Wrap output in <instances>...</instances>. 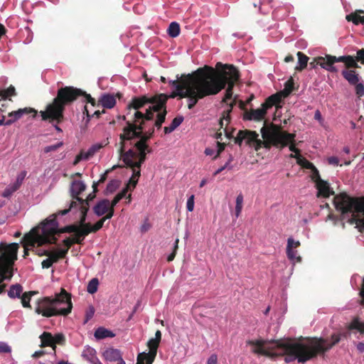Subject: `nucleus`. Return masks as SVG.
<instances>
[{"label":"nucleus","instance_id":"obj_64","mask_svg":"<svg viewBox=\"0 0 364 364\" xmlns=\"http://www.w3.org/2000/svg\"><path fill=\"white\" fill-rule=\"evenodd\" d=\"M317 65H316V62L314 61V59L313 60L312 62L310 63V66L311 67V68L315 69Z\"/></svg>","mask_w":364,"mask_h":364},{"label":"nucleus","instance_id":"obj_62","mask_svg":"<svg viewBox=\"0 0 364 364\" xmlns=\"http://www.w3.org/2000/svg\"><path fill=\"white\" fill-rule=\"evenodd\" d=\"M285 62L289 63L294 60V57L292 55H287L285 59Z\"/></svg>","mask_w":364,"mask_h":364},{"label":"nucleus","instance_id":"obj_40","mask_svg":"<svg viewBox=\"0 0 364 364\" xmlns=\"http://www.w3.org/2000/svg\"><path fill=\"white\" fill-rule=\"evenodd\" d=\"M63 145V143L62 141H60V142H58V143H57L55 144L47 146L44 147L43 152L44 153H49V152H51V151H55L59 148H60Z\"/></svg>","mask_w":364,"mask_h":364},{"label":"nucleus","instance_id":"obj_22","mask_svg":"<svg viewBox=\"0 0 364 364\" xmlns=\"http://www.w3.org/2000/svg\"><path fill=\"white\" fill-rule=\"evenodd\" d=\"M103 355L107 360L109 361H116L121 358L122 355L119 350L114 348H108L107 349Z\"/></svg>","mask_w":364,"mask_h":364},{"label":"nucleus","instance_id":"obj_56","mask_svg":"<svg viewBox=\"0 0 364 364\" xmlns=\"http://www.w3.org/2000/svg\"><path fill=\"white\" fill-rule=\"evenodd\" d=\"M314 119L318 120V122H320L321 123V122H322V116H321V112L318 110L316 111L315 114H314Z\"/></svg>","mask_w":364,"mask_h":364},{"label":"nucleus","instance_id":"obj_33","mask_svg":"<svg viewBox=\"0 0 364 364\" xmlns=\"http://www.w3.org/2000/svg\"><path fill=\"white\" fill-rule=\"evenodd\" d=\"M36 294V291H28V292H25L22 294L21 304L23 307H25V308L31 307V305H30L31 298L33 295H34Z\"/></svg>","mask_w":364,"mask_h":364},{"label":"nucleus","instance_id":"obj_11","mask_svg":"<svg viewBox=\"0 0 364 364\" xmlns=\"http://www.w3.org/2000/svg\"><path fill=\"white\" fill-rule=\"evenodd\" d=\"M8 279V245L0 244V294L4 291L5 285L2 282Z\"/></svg>","mask_w":364,"mask_h":364},{"label":"nucleus","instance_id":"obj_8","mask_svg":"<svg viewBox=\"0 0 364 364\" xmlns=\"http://www.w3.org/2000/svg\"><path fill=\"white\" fill-rule=\"evenodd\" d=\"M137 132L131 127H127L119 142L123 161L132 169V176L124 188H127V191H132L136 187L140 176L141 165L145 161L146 154L151 151L146 144H144V139L138 140L134 137Z\"/></svg>","mask_w":364,"mask_h":364},{"label":"nucleus","instance_id":"obj_16","mask_svg":"<svg viewBox=\"0 0 364 364\" xmlns=\"http://www.w3.org/2000/svg\"><path fill=\"white\" fill-rule=\"evenodd\" d=\"M94 213L97 216H102L105 213L108 214L112 210L114 211L112 208H110V202L107 199H103L100 200L93 208Z\"/></svg>","mask_w":364,"mask_h":364},{"label":"nucleus","instance_id":"obj_7","mask_svg":"<svg viewBox=\"0 0 364 364\" xmlns=\"http://www.w3.org/2000/svg\"><path fill=\"white\" fill-rule=\"evenodd\" d=\"M336 210L341 212V220H346L350 224H355L356 228L360 232H364V200L353 198L346 193H341L335 196L333 200ZM357 279L360 280L362 289L360 292L363 304L364 305V277L355 275L351 279V282ZM349 331L356 330L360 333H364V322L355 318L348 326Z\"/></svg>","mask_w":364,"mask_h":364},{"label":"nucleus","instance_id":"obj_19","mask_svg":"<svg viewBox=\"0 0 364 364\" xmlns=\"http://www.w3.org/2000/svg\"><path fill=\"white\" fill-rule=\"evenodd\" d=\"M82 356L92 364L100 363V360L96 355V350L90 347H85L82 351Z\"/></svg>","mask_w":364,"mask_h":364},{"label":"nucleus","instance_id":"obj_47","mask_svg":"<svg viewBox=\"0 0 364 364\" xmlns=\"http://www.w3.org/2000/svg\"><path fill=\"white\" fill-rule=\"evenodd\" d=\"M82 160H88L84 153V151H80V153L75 157L73 164L76 165Z\"/></svg>","mask_w":364,"mask_h":364},{"label":"nucleus","instance_id":"obj_10","mask_svg":"<svg viewBox=\"0 0 364 364\" xmlns=\"http://www.w3.org/2000/svg\"><path fill=\"white\" fill-rule=\"evenodd\" d=\"M290 91H284L273 95L268 97L267 100L262 105V107L255 109H250L246 112L245 118L249 120L260 121L264 118L268 109L273 105L279 104L283 97L287 96Z\"/></svg>","mask_w":364,"mask_h":364},{"label":"nucleus","instance_id":"obj_50","mask_svg":"<svg viewBox=\"0 0 364 364\" xmlns=\"http://www.w3.org/2000/svg\"><path fill=\"white\" fill-rule=\"evenodd\" d=\"M328 162L331 165L338 166L339 164V159L336 156H331L328 158Z\"/></svg>","mask_w":364,"mask_h":364},{"label":"nucleus","instance_id":"obj_13","mask_svg":"<svg viewBox=\"0 0 364 364\" xmlns=\"http://www.w3.org/2000/svg\"><path fill=\"white\" fill-rule=\"evenodd\" d=\"M44 254L48 258L42 262L43 268H49L52 264L57 262L59 258L64 257L67 254V250L59 248L54 251H44Z\"/></svg>","mask_w":364,"mask_h":364},{"label":"nucleus","instance_id":"obj_31","mask_svg":"<svg viewBox=\"0 0 364 364\" xmlns=\"http://www.w3.org/2000/svg\"><path fill=\"white\" fill-rule=\"evenodd\" d=\"M168 33L172 38L177 37L180 33L179 24L176 22L171 23L168 28Z\"/></svg>","mask_w":364,"mask_h":364},{"label":"nucleus","instance_id":"obj_49","mask_svg":"<svg viewBox=\"0 0 364 364\" xmlns=\"http://www.w3.org/2000/svg\"><path fill=\"white\" fill-rule=\"evenodd\" d=\"M357 60L362 64H364V49H360L357 51Z\"/></svg>","mask_w":364,"mask_h":364},{"label":"nucleus","instance_id":"obj_17","mask_svg":"<svg viewBox=\"0 0 364 364\" xmlns=\"http://www.w3.org/2000/svg\"><path fill=\"white\" fill-rule=\"evenodd\" d=\"M230 112V109H228L227 111H225L223 112V117L220 119V123H219L220 129H223L225 135L228 139H231V138L234 137L232 132H230L228 129V125L230 122V116H229Z\"/></svg>","mask_w":364,"mask_h":364},{"label":"nucleus","instance_id":"obj_29","mask_svg":"<svg viewBox=\"0 0 364 364\" xmlns=\"http://www.w3.org/2000/svg\"><path fill=\"white\" fill-rule=\"evenodd\" d=\"M299 65L296 67V70H301L307 65L309 58L301 52L297 53Z\"/></svg>","mask_w":364,"mask_h":364},{"label":"nucleus","instance_id":"obj_14","mask_svg":"<svg viewBox=\"0 0 364 364\" xmlns=\"http://www.w3.org/2000/svg\"><path fill=\"white\" fill-rule=\"evenodd\" d=\"M33 114V117H36L37 114V111L31 107H25L22 109H18V110L13 111L9 113L8 116L10 117L6 122V125L9 126L14 123L16 120L21 118L24 114Z\"/></svg>","mask_w":364,"mask_h":364},{"label":"nucleus","instance_id":"obj_27","mask_svg":"<svg viewBox=\"0 0 364 364\" xmlns=\"http://www.w3.org/2000/svg\"><path fill=\"white\" fill-rule=\"evenodd\" d=\"M80 215H81V223H82V225L80 227L77 228H75V230L77 232H78L79 233H80L81 236H86L90 232H92V228H91L90 224H84L85 220L84 221H82V215L81 213H80ZM85 218H86V216L85 217Z\"/></svg>","mask_w":364,"mask_h":364},{"label":"nucleus","instance_id":"obj_61","mask_svg":"<svg viewBox=\"0 0 364 364\" xmlns=\"http://www.w3.org/2000/svg\"><path fill=\"white\" fill-rule=\"evenodd\" d=\"M6 121H5V116L4 115L0 116V126L6 125Z\"/></svg>","mask_w":364,"mask_h":364},{"label":"nucleus","instance_id":"obj_46","mask_svg":"<svg viewBox=\"0 0 364 364\" xmlns=\"http://www.w3.org/2000/svg\"><path fill=\"white\" fill-rule=\"evenodd\" d=\"M118 185L119 183L117 181H112L109 182L107 186V191L108 193L114 192L117 189Z\"/></svg>","mask_w":364,"mask_h":364},{"label":"nucleus","instance_id":"obj_51","mask_svg":"<svg viewBox=\"0 0 364 364\" xmlns=\"http://www.w3.org/2000/svg\"><path fill=\"white\" fill-rule=\"evenodd\" d=\"M218 357L215 354L211 355L208 359L207 364H217Z\"/></svg>","mask_w":364,"mask_h":364},{"label":"nucleus","instance_id":"obj_24","mask_svg":"<svg viewBox=\"0 0 364 364\" xmlns=\"http://www.w3.org/2000/svg\"><path fill=\"white\" fill-rule=\"evenodd\" d=\"M348 21H352L355 24L364 23V11H358L354 14H350L346 16Z\"/></svg>","mask_w":364,"mask_h":364},{"label":"nucleus","instance_id":"obj_58","mask_svg":"<svg viewBox=\"0 0 364 364\" xmlns=\"http://www.w3.org/2000/svg\"><path fill=\"white\" fill-rule=\"evenodd\" d=\"M231 161V159H230V161L228 162H227L223 166L220 167V168H218L215 172V175H217L218 173H220V172H222L225 168H226L230 163V161Z\"/></svg>","mask_w":364,"mask_h":364},{"label":"nucleus","instance_id":"obj_20","mask_svg":"<svg viewBox=\"0 0 364 364\" xmlns=\"http://www.w3.org/2000/svg\"><path fill=\"white\" fill-rule=\"evenodd\" d=\"M343 77L351 85H356L359 81L358 74L352 70H344L342 71Z\"/></svg>","mask_w":364,"mask_h":364},{"label":"nucleus","instance_id":"obj_36","mask_svg":"<svg viewBox=\"0 0 364 364\" xmlns=\"http://www.w3.org/2000/svg\"><path fill=\"white\" fill-rule=\"evenodd\" d=\"M127 193V188H123V190L114 197L112 201L110 202V208H112L114 210V207L119 202L120 200L126 196Z\"/></svg>","mask_w":364,"mask_h":364},{"label":"nucleus","instance_id":"obj_38","mask_svg":"<svg viewBox=\"0 0 364 364\" xmlns=\"http://www.w3.org/2000/svg\"><path fill=\"white\" fill-rule=\"evenodd\" d=\"M98 280L96 278L92 279L87 285V291L90 294H94L97 291L98 287Z\"/></svg>","mask_w":364,"mask_h":364},{"label":"nucleus","instance_id":"obj_2","mask_svg":"<svg viewBox=\"0 0 364 364\" xmlns=\"http://www.w3.org/2000/svg\"><path fill=\"white\" fill-rule=\"evenodd\" d=\"M261 134L262 140L259 138V134L255 132L247 129L240 130L235 137V142L240 146L244 142L247 145L254 147L257 151L262 146L268 149L271 146L282 149L289 146V150L293 152L289 157L296 159V163L299 166L311 170V178L316 184L318 196L326 198L333 195V191L330 188L327 181L321 178L319 172L315 166L304 158L300 154L299 150L296 148L294 134L283 131L274 124L269 127L264 125L261 129Z\"/></svg>","mask_w":364,"mask_h":364},{"label":"nucleus","instance_id":"obj_35","mask_svg":"<svg viewBox=\"0 0 364 364\" xmlns=\"http://www.w3.org/2000/svg\"><path fill=\"white\" fill-rule=\"evenodd\" d=\"M242 205H243V196L240 193L236 198V205H235V213L236 218H238L239 215H240L242 209Z\"/></svg>","mask_w":364,"mask_h":364},{"label":"nucleus","instance_id":"obj_34","mask_svg":"<svg viewBox=\"0 0 364 364\" xmlns=\"http://www.w3.org/2000/svg\"><path fill=\"white\" fill-rule=\"evenodd\" d=\"M287 255L288 259L291 261L294 264L295 262H301V257L297 255L296 250L287 249Z\"/></svg>","mask_w":364,"mask_h":364},{"label":"nucleus","instance_id":"obj_1","mask_svg":"<svg viewBox=\"0 0 364 364\" xmlns=\"http://www.w3.org/2000/svg\"><path fill=\"white\" fill-rule=\"evenodd\" d=\"M216 71L213 68L205 65L189 74L180 82L173 81L176 85L175 96L186 98L187 106L192 109L198 102L208 96L215 95L223 90L226 85L225 100L232 97V89L239 77L237 70L233 65L217 64Z\"/></svg>","mask_w":364,"mask_h":364},{"label":"nucleus","instance_id":"obj_21","mask_svg":"<svg viewBox=\"0 0 364 364\" xmlns=\"http://www.w3.org/2000/svg\"><path fill=\"white\" fill-rule=\"evenodd\" d=\"M75 234L73 238H66L63 240L64 245L65 246V248H62L63 250H67V252L68 251L69 247L73 244V243H78L80 244L82 241L84 240L85 236H81V234L77 232L75 230Z\"/></svg>","mask_w":364,"mask_h":364},{"label":"nucleus","instance_id":"obj_41","mask_svg":"<svg viewBox=\"0 0 364 364\" xmlns=\"http://www.w3.org/2000/svg\"><path fill=\"white\" fill-rule=\"evenodd\" d=\"M299 246H300V242L299 241L294 240L292 237H289L288 238L287 249H294V250H296Z\"/></svg>","mask_w":364,"mask_h":364},{"label":"nucleus","instance_id":"obj_15","mask_svg":"<svg viewBox=\"0 0 364 364\" xmlns=\"http://www.w3.org/2000/svg\"><path fill=\"white\" fill-rule=\"evenodd\" d=\"M159 342L158 341H155L151 338L148 342V347L149 348V353H141L140 354H143V357L146 358V364H152L154 362L157 352V348L159 346Z\"/></svg>","mask_w":364,"mask_h":364},{"label":"nucleus","instance_id":"obj_9","mask_svg":"<svg viewBox=\"0 0 364 364\" xmlns=\"http://www.w3.org/2000/svg\"><path fill=\"white\" fill-rule=\"evenodd\" d=\"M73 304L70 296L63 291L54 297L46 296L39 299L35 309L36 313L45 317L68 315L71 312Z\"/></svg>","mask_w":364,"mask_h":364},{"label":"nucleus","instance_id":"obj_3","mask_svg":"<svg viewBox=\"0 0 364 364\" xmlns=\"http://www.w3.org/2000/svg\"><path fill=\"white\" fill-rule=\"evenodd\" d=\"M332 342L323 338H307L301 342H294L290 339L285 340H254L249 341L247 343L255 353L271 358L285 355L286 363H291L296 360L299 363H304L314 357L318 353H324L333 345L338 343L341 336L333 334L331 336Z\"/></svg>","mask_w":364,"mask_h":364},{"label":"nucleus","instance_id":"obj_45","mask_svg":"<svg viewBox=\"0 0 364 364\" xmlns=\"http://www.w3.org/2000/svg\"><path fill=\"white\" fill-rule=\"evenodd\" d=\"M194 196L191 195L187 200L186 208L188 211L192 212L194 209Z\"/></svg>","mask_w":364,"mask_h":364},{"label":"nucleus","instance_id":"obj_52","mask_svg":"<svg viewBox=\"0 0 364 364\" xmlns=\"http://www.w3.org/2000/svg\"><path fill=\"white\" fill-rule=\"evenodd\" d=\"M217 147L218 151L216 155L214 156L215 159L217 158L220 155V154L223 151V149H225V144L218 142Z\"/></svg>","mask_w":364,"mask_h":364},{"label":"nucleus","instance_id":"obj_54","mask_svg":"<svg viewBox=\"0 0 364 364\" xmlns=\"http://www.w3.org/2000/svg\"><path fill=\"white\" fill-rule=\"evenodd\" d=\"M357 350L359 353H363L364 352V343L363 342H359L356 344Z\"/></svg>","mask_w":364,"mask_h":364},{"label":"nucleus","instance_id":"obj_4","mask_svg":"<svg viewBox=\"0 0 364 364\" xmlns=\"http://www.w3.org/2000/svg\"><path fill=\"white\" fill-rule=\"evenodd\" d=\"M85 188V184L82 181L77 180L73 181L71 193L74 200L71 202L69 208L50 215L39 226L33 228L30 232L26 234L23 237L26 251L36 245L53 244L56 241V235L61 232L55 219L58 215H64L73 208H77L82 215V221L85 220L88 210V203L79 198L78 195L84 191Z\"/></svg>","mask_w":364,"mask_h":364},{"label":"nucleus","instance_id":"obj_39","mask_svg":"<svg viewBox=\"0 0 364 364\" xmlns=\"http://www.w3.org/2000/svg\"><path fill=\"white\" fill-rule=\"evenodd\" d=\"M26 173H27L25 171L20 172L16 176V181L14 183H13L18 188H20L23 180L25 179V178L26 176Z\"/></svg>","mask_w":364,"mask_h":364},{"label":"nucleus","instance_id":"obj_12","mask_svg":"<svg viewBox=\"0 0 364 364\" xmlns=\"http://www.w3.org/2000/svg\"><path fill=\"white\" fill-rule=\"evenodd\" d=\"M316 65L330 73H337L338 68L334 65L335 63H338V57L325 55V56H318L314 58Z\"/></svg>","mask_w":364,"mask_h":364},{"label":"nucleus","instance_id":"obj_57","mask_svg":"<svg viewBox=\"0 0 364 364\" xmlns=\"http://www.w3.org/2000/svg\"><path fill=\"white\" fill-rule=\"evenodd\" d=\"M205 154L207 156H213L215 154V149L211 148H206L205 150Z\"/></svg>","mask_w":364,"mask_h":364},{"label":"nucleus","instance_id":"obj_60","mask_svg":"<svg viewBox=\"0 0 364 364\" xmlns=\"http://www.w3.org/2000/svg\"><path fill=\"white\" fill-rule=\"evenodd\" d=\"M149 227H150V225L148 223H145V224L142 225L141 231L146 232L149 229Z\"/></svg>","mask_w":364,"mask_h":364},{"label":"nucleus","instance_id":"obj_5","mask_svg":"<svg viewBox=\"0 0 364 364\" xmlns=\"http://www.w3.org/2000/svg\"><path fill=\"white\" fill-rule=\"evenodd\" d=\"M166 97L160 96L159 100L154 99L152 102H149V99L146 97L134 98L132 103L129 105V113L127 114L128 121L127 125L123 129V133L119 136L124 134L125 129L131 127L133 129L139 131L136 132V138L138 140L144 139V144L150 139L153 134L154 129H145V121L154 122V125L160 128L162 123L164 122L166 111L165 108Z\"/></svg>","mask_w":364,"mask_h":364},{"label":"nucleus","instance_id":"obj_28","mask_svg":"<svg viewBox=\"0 0 364 364\" xmlns=\"http://www.w3.org/2000/svg\"><path fill=\"white\" fill-rule=\"evenodd\" d=\"M40 338L42 343V346H52L54 344V338L50 333L44 332L40 336Z\"/></svg>","mask_w":364,"mask_h":364},{"label":"nucleus","instance_id":"obj_18","mask_svg":"<svg viewBox=\"0 0 364 364\" xmlns=\"http://www.w3.org/2000/svg\"><path fill=\"white\" fill-rule=\"evenodd\" d=\"M109 144L108 138L102 140L101 142L96 143L92 145L87 151L84 153L86 155L87 159H90L96 153H97L102 148L106 146Z\"/></svg>","mask_w":364,"mask_h":364},{"label":"nucleus","instance_id":"obj_25","mask_svg":"<svg viewBox=\"0 0 364 364\" xmlns=\"http://www.w3.org/2000/svg\"><path fill=\"white\" fill-rule=\"evenodd\" d=\"M114 336V334L112 331H110L105 328H102V327L98 328L95 332V337L97 339H103L105 338H112Z\"/></svg>","mask_w":364,"mask_h":364},{"label":"nucleus","instance_id":"obj_32","mask_svg":"<svg viewBox=\"0 0 364 364\" xmlns=\"http://www.w3.org/2000/svg\"><path fill=\"white\" fill-rule=\"evenodd\" d=\"M113 216V210H112L108 214H107L104 218L97 221L92 228V232H96L99 230L104 225V223L106 220L110 219Z\"/></svg>","mask_w":364,"mask_h":364},{"label":"nucleus","instance_id":"obj_37","mask_svg":"<svg viewBox=\"0 0 364 364\" xmlns=\"http://www.w3.org/2000/svg\"><path fill=\"white\" fill-rule=\"evenodd\" d=\"M18 189L14 183L9 184L2 193V196L9 198L15 191Z\"/></svg>","mask_w":364,"mask_h":364},{"label":"nucleus","instance_id":"obj_48","mask_svg":"<svg viewBox=\"0 0 364 364\" xmlns=\"http://www.w3.org/2000/svg\"><path fill=\"white\" fill-rule=\"evenodd\" d=\"M355 91L358 96H363L364 95V85L358 82L355 86Z\"/></svg>","mask_w":364,"mask_h":364},{"label":"nucleus","instance_id":"obj_42","mask_svg":"<svg viewBox=\"0 0 364 364\" xmlns=\"http://www.w3.org/2000/svg\"><path fill=\"white\" fill-rule=\"evenodd\" d=\"M95 314V308L92 306H90L85 312V319L84 323L88 322Z\"/></svg>","mask_w":364,"mask_h":364},{"label":"nucleus","instance_id":"obj_26","mask_svg":"<svg viewBox=\"0 0 364 364\" xmlns=\"http://www.w3.org/2000/svg\"><path fill=\"white\" fill-rule=\"evenodd\" d=\"M23 291V288L20 284H14L10 287L8 295L10 298H20Z\"/></svg>","mask_w":364,"mask_h":364},{"label":"nucleus","instance_id":"obj_43","mask_svg":"<svg viewBox=\"0 0 364 364\" xmlns=\"http://www.w3.org/2000/svg\"><path fill=\"white\" fill-rule=\"evenodd\" d=\"M1 95L3 97H8L10 96L15 95L14 87L10 86L7 90H3L1 92Z\"/></svg>","mask_w":364,"mask_h":364},{"label":"nucleus","instance_id":"obj_44","mask_svg":"<svg viewBox=\"0 0 364 364\" xmlns=\"http://www.w3.org/2000/svg\"><path fill=\"white\" fill-rule=\"evenodd\" d=\"M11 347L5 342L0 341V353H11Z\"/></svg>","mask_w":364,"mask_h":364},{"label":"nucleus","instance_id":"obj_53","mask_svg":"<svg viewBox=\"0 0 364 364\" xmlns=\"http://www.w3.org/2000/svg\"><path fill=\"white\" fill-rule=\"evenodd\" d=\"M53 338H54V344L56 343H60L64 339V337L62 334H58Z\"/></svg>","mask_w":364,"mask_h":364},{"label":"nucleus","instance_id":"obj_30","mask_svg":"<svg viewBox=\"0 0 364 364\" xmlns=\"http://www.w3.org/2000/svg\"><path fill=\"white\" fill-rule=\"evenodd\" d=\"M183 117H176L173 119L171 124L168 127H164L165 134H169L176 129L183 122Z\"/></svg>","mask_w":364,"mask_h":364},{"label":"nucleus","instance_id":"obj_6","mask_svg":"<svg viewBox=\"0 0 364 364\" xmlns=\"http://www.w3.org/2000/svg\"><path fill=\"white\" fill-rule=\"evenodd\" d=\"M80 95H84L86 101L90 103L92 107L103 108L102 111L97 109L94 112L92 115H95L97 117H99L102 113H105V109L113 108L117 102L116 98L113 95L102 94L100 97L96 105L95 99L90 95L72 87H65L58 90L57 97L54 99L52 104L47 106L46 110L40 112L42 119L59 122L63 117L65 105L72 102Z\"/></svg>","mask_w":364,"mask_h":364},{"label":"nucleus","instance_id":"obj_63","mask_svg":"<svg viewBox=\"0 0 364 364\" xmlns=\"http://www.w3.org/2000/svg\"><path fill=\"white\" fill-rule=\"evenodd\" d=\"M5 33V28L4 26L0 24V38Z\"/></svg>","mask_w":364,"mask_h":364},{"label":"nucleus","instance_id":"obj_55","mask_svg":"<svg viewBox=\"0 0 364 364\" xmlns=\"http://www.w3.org/2000/svg\"><path fill=\"white\" fill-rule=\"evenodd\" d=\"M146 358L143 357V354H139L137 356L136 364H144Z\"/></svg>","mask_w":364,"mask_h":364},{"label":"nucleus","instance_id":"obj_59","mask_svg":"<svg viewBox=\"0 0 364 364\" xmlns=\"http://www.w3.org/2000/svg\"><path fill=\"white\" fill-rule=\"evenodd\" d=\"M161 338V333L160 331H157L155 333V338H154L155 341H158L160 342Z\"/></svg>","mask_w":364,"mask_h":364},{"label":"nucleus","instance_id":"obj_23","mask_svg":"<svg viewBox=\"0 0 364 364\" xmlns=\"http://www.w3.org/2000/svg\"><path fill=\"white\" fill-rule=\"evenodd\" d=\"M338 62L344 63L347 68H359L356 61L357 57L355 58L351 55H343L338 57Z\"/></svg>","mask_w":364,"mask_h":364}]
</instances>
